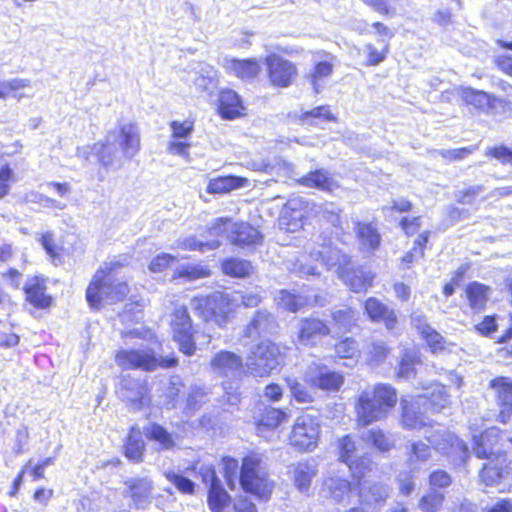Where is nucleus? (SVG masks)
Returning a JSON list of instances; mask_svg holds the SVG:
<instances>
[{
	"label": "nucleus",
	"instance_id": "7c9ffc66",
	"mask_svg": "<svg viewBox=\"0 0 512 512\" xmlns=\"http://www.w3.org/2000/svg\"><path fill=\"white\" fill-rule=\"evenodd\" d=\"M301 184L326 192H333L339 188L338 182L324 169L309 173L302 178Z\"/></svg>",
	"mask_w": 512,
	"mask_h": 512
},
{
	"label": "nucleus",
	"instance_id": "f704fd0d",
	"mask_svg": "<svg viewBox=\"0 0 512 512\" xmlns=\"http://www.w3.org/2000/svg\"><path fill=\"white\" fill-rule=\"evenodd\" d=\"M352 490L351 483L339 475L333 474L324 481L323 491L336 501H341Z\"/></svg>",
	"mask_w": 512,
	"mask_h": 512
},
{
	"label": "nucleus",
	"instance_id": "a878e982",
	"mask_svg": "<svg viewBox=\"0 0 512 512\" xmlns=\"http://www.w3.org/2000/svg\"><path fill=\"white\" fill-rule=\"evenodd\" d=\"M365 311L372 321H383L387 329H393L397 323V316L393 310L376 298H369L365 302Z\"/></svg>",
	"mask_w": 512,
	"mask_h": 512
},
{
	"label": "nucleus",
	"instance_id": "423d86ee",
	"mask_svg": "<svg viewBox=\"0 0 512 512\" xmlns=\"http://www.w3.org/2000/svg\"><path fill=\"white\" fill-rule=\"evenodd\" d=\"M240 484L242 488L262 499H268L273 483L268 480L261 455L252 453L242 462Z\"/></svg>",
	"mask_w": 512,
	"mask_h": 512
},
{
	"label": "nucleus",
	"instance_id": "3c124183",
	"mask_svg": "<svg viewBox=\"0 0 512 512\" xmlns=\"http://www.w3.org/2000/svg\"><path fill=\"white\" fill-rule=\"evenodd\" d=\"M417 363V354L413 350H407L401 358L398 377L409 379L415 375V364Z\"/></svg>",
	"mask_w": 512,
	"mask_h": 512
},
{
	"label": "nucleus",
	"instance_id": "a18cd8bd",
	"mask_svg": "<svg viewBox=\"0 0 512 512\" xmlns=\"http://www.w3.org/2000/svg\"><path fill=\"white\" fill-rule=\"evenodd\" d=\"M444 499L443 493L431 489L420 498L418 507L422 512H438L442 507Z\"/></svg>",
	"mask_w": 512,
	"mask_h": 512
},
{
	"label": "nucleus",
	"instance_id": "6e6552de",
	"mask_svg": "<svg viewBox=\"0 0 512 512\" xmlns=\"http://www.w3.org/2000/svg\"><path fill=\"white\" fill-rule=\"evenodd\" d=\"M116 363L123 369L152 371L157 367L169 368L177 364L175 357H157L151 348L121 350L116 354Z\"/></svg>",
	"mask_w": 512,
	"mask_h": 512
},
{
	"label": "nucleus",
	"instance_id": "0e129e2a",
	"mask_svg": "<svg viewBox=\"0 0 512 512\" xmlns=\"http://www.w3.org/2000/svg\"><path fill=\"white\" fill-rule=\"evenodd\" d=\"M332 317L339 329L343 331L349 329L356 320L354 311L351 309L337 310L332 314Z\"/></svg>",
	"mask_w": 512,
	"mask_h": 512
},
{
	"label": "nucleus",
	"instance_id": "4c0bfd02",
	"mask_svg": "<svg viewBox=\"0 0 512 512\" xmlns=\"http://www.w3.org/2000/svg\"><path fill=\"white\" fill-rule=\"evenodd\" d=\"M230 496L221 483L211 484L208 493V505L212 512H222L229 503Z\"/></svg>",
	"mask_w": 512,
	"mask_h": 512
},
{
	"label": "nucleus",
	"instance_id": "4d7b16f0",
	"mask_svg": "<svg viewBox=\"0 0 512 512\" xmlns=\"http://www.w3.org/2000/svg\"><path fill=\"white\" fill-rule=\"evenodd\" d=\"M335 352L340 358L353 359L358 356L359 349L357 343L352 338H345L335 346Z\"/></svg>",
	"mask_w": 512,
	"mask_h": 512
},
{
	"label": "nucleus",
	"instance_id": "c756f323",
	"mask_svg": "<svg viewBox=\"0 0 512 512\" xmlns=\"http://www.w3.org/2000/svg\"><path fill=\"white\" fill-rule=\"evenodd\" d=\"M304 213L296 207L295 201H289L281 212L279 226L286 232H296L303 227Z\"/></svg>",
	"mask_w": 512,
	"mask_h": 512
},
{
	"label": "nucleus",
	"instance_id": "f3484780",
	"mask_svg": "<svg viewBox=\"0 0 512 512\" xmlns=\"http://www.w3.org/2000/svg\"><path fill=\"white\" fill-rule=\"evenodd\" d=\"M127 495L138 508H145L152 500L153 482L148 477H130L124 481Z\"/></svg>",
	"mask_w": 512,
	"mask_h": 512
},
{
	"label": "nucleus",
	"instance_id": "bf43d9fd",
	"mask_svg": "<svg viewBox=\"0 0 512 512\" xmlns=\"http://www.w3.org/2000/svg\"><path fill=\"white\" fill-rule=\"evenodd\" d=\"M287 384L294 399L299 403H309L313 400L312 394L295 378H288Z\"/></svg>",
	"mask_w": 512,
	"mask_h": 512
},
{
	"label": "nucleus",
	"instance_id": "7ed1b4c3",
	"mask_svg": "<svg viewBox=\"0 0 512 512\" xmlns=\"http://www.w3.org/2000/svg\"><path fill=\"white\" fill-rule=\"evenodd\" d=\"M141 146L138 127L133 123H122L109 131L97 150L98 159L104 167L120 168L124 161L135 157Z\"/></svg>",
	"mask_w": 512,
	"mask_h": 512
},
{
	"label": "nucleus",
	"instance_id": "393cba45",
	"mask_svg": "<svg viewBox=\"0 0 512 512\" xmlns=\"http://www.w3.org/2000/svg\"><path fill=\"white\" fill-rule=\"evenodd\" d=\"M228 239L234 245L241 247L256 245L261 240V235L257 229L248 223H234Z\"/></svg>",
	"mask_w": 512,
	"mask_h": 512
},
{
	"label": "nucleus",
	"instance_id": "864d4df0",
	"mask_svg": "<svg viewBox=\"0 0 512 512\" xmlns=\"http://www.w3.org/2000/svg\"><path fill=\"white\" fill-rule=\"evenodd\" d=\"M269 314L264 311H258L245 328L244 335L248 338L256 336L260 331H264L268 326Z\"/></svg>",
	"mask_w": 512,
	"mask_h": 512
},
{
	"label": "nucleus",
	"instance_id": "39448f33",
	"mask_svg": "<svg viewBox=\"0 0 512 512\" xmlns=\"http://www.w3.org/2000/svg\"><path fill=\"white\" fill-rule=\"evenodd\" d=\"M397 403L396 390L386 384H378L362 391L355 405L357 421L362 426L385 419Z\"/></svg>",
	"mask_w": 512,
	"mask_h": 512
},
{
	"label": "nucleus",
	"instance_id": "a211bd4d",
	"mask_svg": "<svg viewBox=\"0 0 512 512\" xmlns=\"http://www.w3.org/2000/svg\"><path fill=\"white\" fill-rule=\"evenodd\" d=\"M411 323L420 333L421 337L426 341L433 353L446 349L447 341L440 333L428 324L425 315L418 312L413 313L411 316Z\"/></svg>",
	"mask_w": 512,
	"mask_h": 512
},
{
	"label": "nucleus",
	"instance_id": "13d9d810",
	"mask_svg": "<svg viewBox=\"0 0 512 512\" xmlns=\"http://www.w3.org/2000/svg\"><path fill=\"white\" fill-rule=\"evenodd\" d=\"M177 260L176 256L169 253L156 255L149 263L148 269L152 273H161L169 268Z\"/></svg>",
	"mask_w": 512,
	"mask_h": 512
},
{
	"label": "nucleus",
	"instance_id": "5701e85b",
	"mask_svg": "<svg viewBox=\"0 0 512 512\" xmlns=\"http://www.w3.org/2000/svg\"><path fill=\"white\" fill-rule=\"evenodd\" d=\"M480 478L486 486L496 487L501 493L511 491V484L505 482L509 478V472L503 471V468L498 463L493 464L490 462L485 465L480 472Z\"/></svg>",
	"mask_w": 512,
	"mask_h": 512
},
{
	"label": "nucleus",
	"instance_id": "37998d69",
	"mask_svg": "<svg viewBox=\"0 0 512 512\" xmlns=\"http://www.w3.org/2000/svg\"><path fill=\"white\" fill-rule=\"evenodd\" d=\"M277 303L279 306H282L291 312H297L302 307L311 304L307 297L302 295H295L286 290L280 291L277 297Z\"/></svg>",
	"mask_w": 512,
	"mask_h": 512
},
{
	"label": "nucleus",
	"instance_id": "338daca9",
	"mask_svg": "<svg viewBox=\"0 0 512 512\" xmlns=\"http://www.w3.org/2000/svg\"><path fill=\"white\" fill-rule=\"evenodd\" d=\"M206 75L201 74L195 79L197 89L204 92H211L216 86L215 72L211 67L205 70Z\"/></svg>",
	"mask_w": 512,
	"mask_h": 512
},
{
	"label": "nucleus",
	"instance_id": "72a5a7b5",
	"mask_svg": "<svg viewBox=\"0 0 512 512\" xmlns=\"http://www.w3.org/2000/svg\"><path fill=\"white\" fill-rule=\"evenodd\" d=\"M247 179L238 176H222L209 181L207 191L214 194L228 193L234 189L244 187Z\"/></svg>",
	"mask_w": 512,
	"mask_h": 512
},
{
	"label": "nucleus",
	"instance_id": "aec40b11",
	"mask_svg": "<svg viewBox=\"0 0 512 512\" xmlns=\"http://www.w3.org/2000/svg\"><path fill=\"white\" fill-rule=\"evenodd\" d=\"M329 332V328L323 321L315 318L304 319L299 325L298 340L303 345L312 346L328 335Z\"/></svg>",
	"mask_w": 512,
	"mask_h": 512
},
{
	"label": "nucleus",
	"instance_id": "f03ea898",
	"mask_svg": "<svg viewBox=\"0 0 512 512\" xmlns=\"http://www.w3.org/2000/svg\"><path fill=\"white\" fill-rule=\"evenodd\" d=\"M129 262L128 256H120L99 267L86 290V299L91 307L99 308L125 299L129 287L124 280L117 278V271Z\"/></svg>",
	"mask_w": 512,
	"mask_h": 512
},
{
	"label": "nucleus",
	"instance_id": "1a4fd4ad",
	"mask_svg": "<svg viewBox=\"0 0 512 512\" xmlns=\"http://www.w3.org/2000/svg\"><path fill=\"white\" fill-rule=\"evenodd\" d=\"M319 436V418L309 413H304L296 418L289 435V443L299 451H312L318 445Z\"/></svg>",
	"mask_w": 512,
	"mask_h": 512
},
{
	"label": "nucleus",
	"instance_id": "2f4dec72",
	"mask_svg": "<svg viewBox=\"0 0 512 512\" xmlns=\"http://www.w3.org/2000/svg\"><path fill=\"white\" fill-rule=\"evenodd\" d=\"M362 478L363 477L360 479L356 478L358 480L357 485L359 486V496L362 501L367 504L384 502L389 494L388 486L377 483L367 485L368 483L366 480L362 483Z\"/></svg>",
	"mask_w": 512,
	"mask_h": 512
},
{
	"label": "nucleus",
	"instance_id": "8fccbe9b",
	"mask_svg": "<svg viewBox=\"0 0 512 512\" xmlns=\"http://www.w3.org/2000/svg\"><path fill=\"white\" fill-rule=\"evenodd\" d=\"M333 71V63L331 61L318 62L311 74V83L316 93L321 91L320 81L331 75Z\"/></svg>",
	"mask_w": 512,
	"mask_h": 512
},
{
	"label": "nucleus",
	"instance_id": "20e7f679",
	"mask_svg": "<svg viewBox=\"0 0 512 512\" xmlns=\"http://www.w3.org/2000/svg\"><path fill=\"white\" fill-rule=\"evenodd\" d=\"M449 395L443 385L435 383L425 388V393L411 399H402V425L406 429L419 430L431 426L425 413L440 411L449 404Z\"/></svg>",
	"mask_w": 512,
	"mask_h": 512
},
{
	"label": "nucleus",
	"instance_id": "69168bd1",
	"mask_svg": "<svg viewBox=\"0 0 512 512\" xmlns=\"http://www.w3.org/2000/svg\"><path fill=\"white\" fill-rule=\"evenodd\" d=\"M233 224L230 218H218L212 224L209 229L210 236H225L228 239V234L231 233L233 229Z\"/></svg>",
	"mask_w": 512,
	"mask_h": 512
},
{
	"label": "nucleus",
	"instance_id": "4be33fe9",
	"mask_svg": "<svg viewBox=\"0 0 512 512\" xmlns=\"http://www.w3.org/2000/svg\"><path fill=\"white\" fill-rule=\"evenodd\" d=\"M223 67L226 72L243 80L253 79L260 72L259 63L253 59L238 60L225 58L223 60Z\"/></svg>",
	"mask_w": 512,
	"mask_h": 512
},
{
	"label": "nucleus",
	"instance_id": "680f3d73",
	"mask_svg": "<svg viewBox=\"0 0 512 512\" xmlns=\"http://www.w3.org/2000/svg\"><path fill=\"white\" fill-rule=\"evenodd\" d=\"M432 456V449L429 445L423 442H415L411 446V455L409 458L410 463L412 464L415 460L426 462Z\"/></svg>",
	"mask_w": 512,
	"mask_h": 512
},
{
	"label": "nucleus",
	"instance_id": "c03bdc74",
	"mask_svg": "<svg viewBox=\"0 0 512 512\" xmlns=\"http://www.w3.org/2000/svg\"><path fill=\"white\" fill-rule=\"evenodd\" d=\"M487 290L485 285L477 282L468 285L466 294L472 309L480 310L484 307L487 301Z\"/></svg>",
	"mask_w": 512,
	"mask_h": 512
},
{
	"label": "nucleus",
	"instance_id": "6ab92c4d",
	"mask_svg": "<svg viewBox=\"0 0 512 512\" xmlns=\"http://www.w3.org/2000/svg\"><path fill=\"white\" fill-rule=\"evenodd\" d=\"M210 365L215 374L234 377L243 368V361L238 354L222 350L213 356Z\"/></svg>",
	"mask_w": 512,
	"mask_h": 512
},
{
	"label": "nucleus",
	"instance_id": "dca6fc26",
	"mask_svg": "<svg viewBox=\"0 0 512 512\" xmlns=\"http://www.w3.org/2000/svg\"><path fill=\"white\" fill-rule=\"evenodd\" d=\"M496 391L499 413L496 420L501 423H507L512 415V379L507 377H497L490 383Z\"/></svg>",
	"mask_w": 512,
	"mask_h": 512
},
{
	"label": "nucleus",
	"instance_id": "9d476101",
	"mask_svg": "<svg viewBox=\"0 0 512 512\" xmlns=\"http://www.w3.org/2000/svg\"><path fill=\"white\" fill-rule=\"evenodd\" d=\"M238 292H215L204 300L203 317L207 322L224 326L229 315L237 308Z\"/></svg>",
	"mask_w": 512,
	"mask_h": 512
},
{
	"label": "nucleus",
	"instance_id": "e2e57ef3",
	"mask_svg": "<svg viewBox=\"0 0 512 512\" xmlns=\"http://www.w3.org/2000/svg\"><path fill=\"white\" fill-rule=\"evenodd\" d=\"M15 181L14 171L8 165H3L0 168V199L9 193L11 184Z\"/></svg>",
	"mask_w": 512,
	"mask_h": 512
},
{
	"label": "nucleus",
	"instance_id": "473e14b6",
	"mask_svg": "<svg viewBox=\"0 0 512 512\" xmlns=\"http://www.w3.org/2000/svg\"><path fill=\"white\" fill-rule=\"evenodd\" d=\"M340 459L345 463L349 470L353 473L354 478L364 477V473L359 470V466L355 461L356 458V447L355 443L349 435L344 436L339 441Z\"/></svg>",
	"mask_w": 512,
	"mask_h": 512
},
{
	"label": "nucleus",
	"instance_id": "ea45409f",
	"mask_svg": "<svg viewBox=\"0 0 512 512\" xmlns=\"http://www.w3.org/2000/svg\"><path fill=\"white\" fill-rule=\"evenodd\" d=\"M144 447L140 431L132 428L125 446L126 456L132 461L139 462L142 460Z\"/></svg>",
	"mask_w": 512,
	"mask_h": 512
},
{
	"label": "nucleus",
	"instance_id": "a19ab883",
	"mask_svg": "<svg viewBox=\"0 0 512 512\" xmlns=\"http://www.w3.org/2000/svg\"><path fill=\"white\" fill-rule=\"evenodd\" d=\"M30 86L28 79L14 78L6 81H0V99H6L12 95L17 100L23 97H32L33 95L18 94L17 91Z\"/></svg>",
	"mask_w": 512,
	"mask_h": 512
},
{
	"label": "nucleus",
	"instance_id": "f257e3e1",
	"mask_svg": "<svg viewBox=\"0 0 512 512\" xmlns=\"http://www.w3.org/2000/svg\"><path fill=\"white\" fill-rule=\"evenodd\" d=\"M288 263L289 269L301 277L319 275L321 265H325L328 270L335 269L338 277H344L351 260L347 254L332 245L331 239L319 235L317 240L307 245L305 253Z\"/></svg>",
	"mask_w": 512,
	"mask_h": 512
},
{
	"label": "nucleus",
	"instance_id": "ddd939ff",
	"mask_svg": "<svg viewBox=\"0 0 512 512\" xmlns=\"http://www.w3.org/2000/svg\"><path fill=\"white\" fill-rule=\"evenodd\" d=\"M304 380L312 387L333 392L338 391L344 383V377L341 373L316 362L308 365L304 372Z\"/></svg>",
	"mask_w": 512,
	"mask_h": 512
},
{
	"label": "nucleus",
	"instance_id": "774afa93",
	"mask_svg": "<svg viewBox=\"0 0 512 512\" xmlns=\"http://www.w3.org/2000/svg\"><path fill=\"white\" fill-rule=\"evenodd\" d=\"M428 232L422 233L415 241V246L412 251L405 254L402 261L404 263H412L415 257H422L424 255L423 248L428 241Z\"/></svg>",
	"mask_w": 512,
	"mask_h": 512
},
{
	"label": "nucleus",
	"instance_id": "f8f14e48",
	"mask_svg": "<svg viewBox=\"0 0 512 512\" xmlns=\"http://www.w3.org/2000/svg\"><path fill=\"white\" fill-rule=\"evenodd\" d=\"M173 340L179 345V349L187 356L194 354L196 350L192 333V324L185 306H177L171 319Z\"/></svg>",
	"mask_w": 512,
	"mask_h": 512
},
{
	"label": "nucleus",
	"instance_id": "49530a36",
	"mask_svg": "<svg viewBox=\"0 0 512 512\" xmlns=\"http://www.w3.org/2000/svg\"><path fill=\"white\" fill-rule=\"evenodd\" d=\"M286 417V414L275 408H269L265 410V413L259 419L257 424L258 432H262L264 428L274 429L276 428Z\"/></svg>",
	"mask_w": 512,
	"mask_h": 512
},
{
	"label": "nucleus",
	"instance_id": "b1692460",
	"mask_svg": "<svg viewBox=\"0 0 512 512\" xmlns=\"http://www.w3.org/2000/svg\"><path fill=\"white\" fill-rule=\"evenodd\" d=\"M27 300L37 308H46L51 303V297L46 294L45 279L39 276L31 277L25 285Z\"/></svg>",
	"mask_w": 512,
	"mask_h": 512
},
{
	"label": "nucleus",
	"instance_id": "c85d7f7f",
	"mask_svg": "<svg viewBox=\"0 0 512 512\" xmlns=\"http://www.w3.org/2000/svg\"><path fill=\"white\" fill-rule=\"evenodd\" d=\"M356 235L360 250L373 252L381 242L380 234L371 223H356Z\"/></svg>",
	"mask_w": 512,
	"mask_h": 512
},
{
	"label": "nucleus",
	"instance_id": "58836bf2",
	"mask_svg": "<svg viewBox=\"0 0 512 512\" xmlns=\"http://www.w3.org/2000/svg\"><path fill=\"white\" fill-rule=\"evenodd\" d=\"M210 275V270L206 266L199 264H183L174 270L173 278H182L187 281H193L206 278Z\"/></svg>",
	"mask_w": 512,
	"mask_h": 512
},
{
	"label": "nucleus",
	"instance_id": "9b49d317",
	"mask_svg": "<svg viewBox=\"0 0 512 512\" xmlns=\"http://www.w3.org/2000/svg\"><path fill=\"white\" fill-rule=\"evenodd\" d=\"M431 428L425 431V438L436 451L461 460L466 457L468 448L463 440L440 425Z\"/></svg>",
	"mask_w": 512,
	"mask_h": 512
},
{
	"label": "nucleus",
	"instance_id": "6e6d98bb",
	"mask_svg": "<svg viewBox=\"0 0 512 512\" xmlns=\"http://www.w3.org/2000/svg\"><path fill=\"white\" fill-rule=\"evenodd\" d=\"M169 126L173 139L186 140L194 130V122L188 119L184 121H171Z\"/></svg>",
	"mask_w": 512,
	"mask_h": 512
},
{
	"label": "nucleus",
	"instance_id": "412c9836",
	"mask_svg": "<svg viewBox=\"0 0 512 512\" xmlns=\"http://www.w3.org/2000/svg\"><path fill=\"white\" fill-rule=\"evenodd\" d=\"M291 479L294 486L301 493L309 491L312 479L317 474V465L314 461H300L292 464L290 469Z\"/></svg>",
	"mask_w": 512,
	"mask_h": 512
},
{
	"label": "nucleus",
	"instance_id": "052dcab7",
	"mask_svg": "<svg viewBox=\"0 0 512 512\" xmlns=\"http://www.w3.org/2000/svg\"><path fill=\"white\" fill-rule=\"evenodd\" d=\"M165 477L168 481L173 483L180 492L187 494L194 492V483L190 479L173 471L165 472Z\"/></svg>",
	"mask_w": 512,
	"mask_h": 512
},
{
	"label": "nucleus",
	"instance_id": "de8ad7c7",
	"mask_svg": "<svg viewBox=\"0 0 512 512\" xmlns=\"http://www.w3.org/2000/svg\"><path fill=\"white\" fill-rule=\"evenodd\" d=\"M334 116L328 106H319L311 111L304 112L301 116L303 124L319 125L321 122L332 121Z\"/></svg>",
	"mask_w": 512,
	"mask_h": 512
},
{
	"label": "nucleus",
	"instance_id": "79ce46f5",
	"mask_svg": "<svg viewBox=\"0 0 512 512\" xmlns=\"http://www.w3.org/2000/svg\"><path fill=\"white\" fill-rule=\"evenodd\" d=\"M251 270V263L242 259L230 258L222 263V271L231 277H246L250 274Z\"/></svg>",
	"mask_w": 512,
	"mask_h": 512
},
{
	"label": "nucleus",
	"instance_id": "cd10ccee",
	"mask_svg": "<svg viewBox=\"0 0 512 512\" xmlns=\"http://www.w3.org/2000/svg\"><path fill=\"white\" fill-rule=\"evenodd\" d=\"M244 106L233 90H224L219 97V113L225 119H235L243 114Z\"/></svg>",
	"mask_w": 512,
	"mask_h": 512
},
{
	"label": "nucleus",
	"instance_id": "09e8293b",
	"mask_svg": "<svg viewBox=\"0 0 512 512\" xmlns=\"http://www.w3.org/2000/svg\"><path fill=\"white\" fill-rule=\"evenodd\" d=\"M461 98L470 105L476 108H483L489 105V95L481 90H475L470 87L461 90Z\"/></svg>",
	"mask_w": 512,
	"mask_h": 512
},
{
	"label": "nucleus",
	"instance_id": "c9c22d12",
	"mask_svg": "<svg viewBox=\"0 0 512 512\" xmlns=\"http://www.w3.org/2000/svg\"><path fill=\"white\" fill-rule=\"evenodd\" d=\"M144 434L150 440L157 442L161 449H170L175 445L174 438L159 424H150L144 428Z\"/></svg>",
	"mask_w": 512,
	"mask_h": 512
},
{
	"label": "nucleus",
	"instance_id": "0eeeda50",
	"mask_svg": "<svg viewBox=\"0 0 512 512\" xmlns=\"http://www.w3.org/2000/svg\"><path fill=\"white\" fill-rule=\"evenodd\" d=\"M282 360L280 347L269 340H264L251 348L246 368L251 375L264 377L279 367Z\"/></svg>",
	"mask_w": 512,
	"mask_h": 512
},
{
	"label": "nucleus",
	"instance_id": "bb28decb",
	"mask_svg": "<svg viewBox=\"0 0 512 512\" xmlns=\"http://www.w3.org/2000/svg\"><path fill=\"white\" fill-rule=\"evenodd\" d=\"M354 292L366 291L371 285L373 275L370 271L355 268L352 264L346 267L344 277H339Z\"/></svg>",
	"mask_w": 512,
	"mask_h": 512
},
{
	"label": "nucleus",
	"instance_id": "2eb2a0df",
	"mask_svg": "<svg viewBox=\"0 0 512 512\" xmlns=\"http://www.w3.org/2000/svg\"><path fill=\"white\" fill-rule=\"evenodd\" d=\"M474 440V452L478 458H499L504 452L501 431L496 427L487 429L479 439L474 436Z\"/></svg>",
	"mask_w": 512,
	"mask_h": 512
},
{
	"label": "nucleus",
	"instance_id": "5fc2aeb1",
	"mask_svg": "<svg viewBox=\"0 0 512 512\" xmlns=\"http://www.w3.org/2000/svg\"><path fill=\"white\" fill-rule=\"evenodd\" d=\"M25 200L27 202L40 204L44 208L58 209V210H64L66 208L65 203L55 200V199H52L50 197H47L38 192H30V193L26 194Z\"/></svg>",
	"mask_w": 512,
	"mask_h": 512
},
{
	"label": "nucleus",
	"instance_id": "4468645a",
	"mask_svg": "<svg viewBox=\"0 0 512 512\" xmlns=\"http://www.w3.org/2000/svg\"><path fill=\"white\" fill-rule=\"evenodd\" d=\"M266 65L269 81L277 87H288L297 75L296 66L276 54L266 57Z\"/></svg>",
	"mask_w": 512,
	"mask_h": 512
},
{
	"label": "nucleus",
	"instance_id": "603ef678",
	"mask_svg": "<svg viewBox=\"0 0 512 512\" xmlns=\"http://www.w3.org/2000/svg\"><path fill=\"white\" fill-rule=\"evenodd\" d=\"M363 438L380 451H388L394 444L381 430L376 429L368 430Z\"/></svg>",
	"mask_w": 512,
	"mask_h": 512
},
{
	"label": "nucleus",
	"instance_id": "e433bc0d",
	"mask_svg": "<svg viewBox=\"0 0 512 512\" xmlns=\"http://www.w3.org/2000/svg\"><path fill=\"white\" fill-rule=\"evenodd\" d=\"M220 246L219 240L212 241H199L194 236H188L185 238H179L172 248H178L186 251H200L206 252L209 250L217 249Z\"/></svg>",
	"mask_w": 512,
	"mask_h": 512
}]
</instances>
